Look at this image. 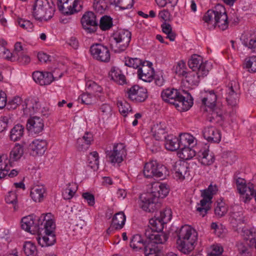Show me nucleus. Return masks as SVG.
<instances>
[{
    "label": "nucleus",
    "instance_id": "nucleus-1",
    "mask_svg": "<svg viewBox=\"0 0 256 256\" xmlns=\"http://www.w3.org/2000/svg\"><path fill=\"white\" fill-rule=\"evenodd\" d=\"M152 189L151 192L142 194L140 196V207L149 212H154L160 208V199L166 197L170 191L168 184L159 182L153 184Z\"/></svg>",
    "mask_w": 256,
    "mask_h": 256
},
{
    "label": "nucleus",
    "instance_id": "nucleus-2",
    "mask_svg": "<svg viewBox=\"0 0 256 256\" xmlns=\"http://www.w3.org/2000/svg\"><path fill=\"white\" fill-rule=\"evenodd\" d=\"M161 96L164 102L174 105L180 111L188 110L193 104V99L190 96L189 99L186 100V98L174 88H168L162 90Z\"/></svg>",
    "mask_w": 256,
    "mask_h": 256
},
{
    "label": "nucleus",
    "instance_id": "nucleus-3",
    "mask_svg": "<svg viewBox=\"0 0 256 256\" xmlns=\"http://www.w3.org/2000/svg\"><path fill=\"white\" fill-rule=\"evenodd\" d=\"M149 223L150 226H148L144 230V236L146 238L154 242V244H164L168 239L166 234L162 232L164 228L166 222L160 218H152Z\"/></svg>",
    "mask_w": 256,
    "mask_h": 256
},
{
    "label": "nucleus",
    "instance_id": "nucleus-4",
    "mask_svg": "<svg viewBox=\"0 0 256 256\" xmlns=\"http://www.w3.org/2000/svg\"><path fill=\"white\" fill-rule=\"evenodd\" d=\"M203 20L208 24L217 26L222 30L228 28V16L224 7L218 4L212 10H208L203 16Z\"/></svg>",
    "mask_w": 256,
    "mask_h": 256
},
{
    "label": "nucleus",
    "instance_id": "nucleus-5",
    "mask_svg": "<svg viewBox=\"0 0 256 256\" xmlns=\"http://www.w3.org/2000/svg\"><path fill=\"white\" fill-rule=\"evenodd\" d=\"M178 248L184 254H188L194 248V244L197 240L196 232L189 226H182L177 234Z\"/></svg>",
    "mask_w": 256,
    "mask_h": 256
},
{
    "label": "nucleus",
    "instance_id": "nucleus-6",
    "mask_svg": "<svg viewBox=\"0 0 256 256\" xmlns=\"http://www.w3.org/2000/svg\"><path fill=\"white\" fill-rule=\"evenodd\" d=\"M47 216L48 220L38 232V234L36 238L38 244L42 247L52 246L56 242V235L54 233L55 224L51 218V214L48 213Z\"/></svg>",
    "mask_w": 256,
    "mask_h": 256
},
{
    "label": "nucleus",
    "instance_id": "nucleus-7",
    "mask_svg": "<svg viewBox=\"0 0 256 256\" xmlns=\"http://www.w3.org/2000/svg\"><path fill=\"white\" fill-rule=\"evenodd\" d=\"M54 12L52 0H36L33 6L32 16L40 22L47 21L52 18Z\"/></svg>",
    "mask_w": 256,
    "mask_h": 256
},
{
    "label": "nucleus",
    "instance_id": "nucleus-8",
    "mask_svg": "<svg viewBox=\"0 0 256 256\" xmlns=\"http://www.w3.org/2000/svg\"><path fill=\"white\" fill-rule=\"evenodd\" d=\"M80 1L81 0H57L58 8L64 14L60 19L61 23H69L70 18H65V16L78 12L82 10V4L80 3Z\"/></svg>",
    "mask_w": 256,
    "mask_h": 256
},
{
    "label": "nucleus",
    "instance_id": "nucleus-9",
    "mask_svg": "<svg viewBox=\"0 0 256 256\" xmlns=\"http://www.w3.org/2000/svg\"><path fill=\"white\" fill-rule=\"evenodd\" d=\"M48 214H43L40 216L32 214L24 217L21 221L22 228L31 234L38 232L46 222Z\"/></svg>",
    "mask_w": 256,
    "mask_h": 256
},
{
    "label": "nucleus",
    "instance_id": "nucleus-10",
    "mask_svg": "<svg viewBox=\"0 0 256 256\" xmlns=\"http://www.w3.org/2000/svg\"><path fill=\"white\" fill-rule=\"evenodd\" d=\"M144 174L146 178H156L160 180L165 179L169 175V172L164 165L156 160H151L144 166Z\"/></svg>",
    "mask_w": 256,
    "mask_h": 256
},
{
    "label": "nucleus",
    "instance_id": "nucleus-11",
    "mask_svg": "<svg viewBox=\"0 0 256 256\" xmlns=\"http://www.w3.org/2000/svg\"><path fill=\"white\" fill-rule=\"evenodd\" d=\"M217 97L214 90H210L206 98L202 99V104L209 108L212 110L210 122L220 123L224 120L223 112L220 108L216 105Z\"/></svg>",
    "mask_w": 256,
    "mask_h": 256
},
{
    "label": "nucleus",
    "instance_id": "nucleus-12",
    "mask_svg": "<svg viewBox=\"0 0 256 256\" xmlns=\"http://www.w3.org/2000/svg\"><path fill=\"white\" fill-rule=\"evenodd\" d=\"M116 45L115 48L112 46L114 52L120 53L125 50L128 46L132 38V34L128 30H119L113 34Z\"/></svg>",
    "mask_w": 256,
    "mask_h": 256
},
{
    "label": "nucleus",
    "instance_id": "nucleus-13",
    "mask_svg": "<svg viewBox=\"0 0 256 256\" xmlns=\"http://www.w3.org/2000/svg\"><path fill=\"white\" fill-rule=\"evenodd\" d=\"M92 58L99 62L107 63L110 61V54L108 48L101 44H92L90 48Z\"/></svg>",
    "mask_w": 256,
    "mask_h": 256
},
{
    "label": "nucleus",
    "instance_id": "nucleus-14",
    "mask_svg": "<svg viewBox=\"0 0 256 256\" xmlns=\"http://www.w3.org/2000/svg\"><path fill=\"white\" fill-rule=\"evenodd\" d=\"M234 180L237 190L241 195L240 200L244 203L250 202L254 192L253 184H250L247 186L246 180L240 178H235Z\"/></svg>",
    "mask_w": 256,
    "mask_h": 256
},
{
    "label": "nucleus",
    "instance_id": "nucleus-15",
    "mask_svg": "<svg viewBox=\"0 0 256 256\" xmlns=\"http://www.w3.org/2000/svg\"><path fill=\"white\" fill-rule=\"evenodd\" d=\"M126 152L124 144L122 143L114 144L113 150L106 152V158L112 164H120L124 160Z\"/></svg>",
    "mask_w": 256,
    "mask_h": 256
},
{
    "label": "nucleus",
    "instance_id": "nucleus-16",
    "mask_svg": "<svg viewBox=\"0 0 256 256\" xmlns=\"http://www.w3.org/2000/svg\"><path fill=\"white\" fill-rule=\"evenodd\" d=\"M82 28L87 33H94L97 29L98 23L96 14L92 12H87L81 18Z\"/></svg>",
    "mask_w": 256,
    "mask_h": 256
},
{
    "label": "nucleus",
    "instance_id": "nucleus-17",
    "mask_svg": "<svg viewBox=\"0 0 256 256\" xmlns=\"http://www.w3.org/2000/svg\"><path fill=\"white\" fill-rule=\"evenodd\" d=\"M147 90L138 85H134L128 88L127 95L128 98L135 102H144L148 98Z\"/></svg>",
    "mask_w": 256,
    "mask_h": 256
},
{
    "label": "nucleus",
    "instance_id": "nucleus-18",
    "mask_svg": "<svg viewBox=\"0 0 256 256\" xmlns=\"http://www.w3.org/2000/svg\"><path fill=\"white\" fill-rule=\"evenodd\" d=\"M189 169V164L185 161L179 160L172 165V171L176 178L182 180L190 176Z\"/></svg>",
    "mask_w": 256,
    "mask_h": 256
},
{
    "label": "nucleus",
    "instance_id": "nucleus-19",
    "mask_svg": "<svg viewBox=\"0 0 256 256\" xmlns=\"http://www.w3.org/2000/svg\"><path fill=\"white\" fill-rule=\"evenodd\" d=\"M179 144L180 145V150L182 154L192 152L190 154H194V152L190 149V146H193L196 144V138L191 134L188 133L181 134L179 136Z\"/></svg>",
    "mask_w": 256,
    "mask_h": 256
},
{
    "label": "nucleus",
    "instance_id": "nucleus-20",
    "mask_svg": "<svg viewBox=\"0 0 256 256\" xmlns=\"http://www.w3.org/2000/svg\"><path fill=\"white\" fill-rule=\"evenodd\" d=\"M152 243L154 242L150 241V240L147 238L146 240H144L140 235L137 234L134 235L132 237L130 245V246L136 251L140 250L144 251L150 248V246Z\"/></svg>",
    "mask_w": 256,
    "mask_h": 256
},
{
    "label": "nucleus",
    "instance_id": "nucleus-21",
    "mask_svg": "<svg viewBox=\"0 0 256 256\" xmlns=\"http://www.w3.org/2000/svg\"><path fill=\"white\" fill-rule=\"evenodd\" d=\"M47 142L43 140L36 139L29 145L30 154L34 156L42 155L46 149Z\"/></svg>",
    "mask_w": 256,
    "mask_h": 256
},
{
    "label": "nucleus",
    "instance_id": "nucleus-22",
    "mask_svg": "<svg viewBox=\"0 0 256 256\" xmlns=\"http://www.w3.org/2000/svg\"><path fill=\"white\" fill-rule=\"evenodd\" d=\"M44 121L40 117L35 116L28 120L27 128L32 133L39 134L44 130Z\"/></svg>",
    "mask_w": 256,
    "mask_h": 256
},
{
    "label": "nucleus",
    "instance_id": "nucleus-23",
    "mask_svg": "<svg viewBox=\"0 0 256 256\" xmlns=\"http://www.w3.org/2000/svg\"><path fill=\"white\" fill-rule=\"evenodd\" d=\"M238 88L234 82L229 83L226 88V99L228 104L232 106H235L236 104L238 98V94L237 92Z\"/></svg>",
    "mask_w": 256,
    "mask_h": 256
},
{
    "label": "nucleus",
    "instance_id": "nucleus-24",
    "mask_svg": "<svg viewBox=\"0 0 256 256\" xmlns=\"http://www.w3.org/2000/svg\"><path fill=\"white\" fill-rule=\"evenodd\" d=\"M208 72V70H202L200 69V72L192 70L186 74V81L190 85L197 86L200 81V77H204L207 75Z\"/></svg>",
    "mask_w": 256,
    "mask_h": 256
},
{
    "label": "nucleus",
    "instance_id": "nucleus-25",
    "mask_svg": "<svg viewBox=\"0 0 256 256\" xmlns=\"http://www.w3.org/2000/svg\"><path fill=\"white\" fill-rule=\"evenodd\" d=\"M204 138L210 142L218 143L221 139L220 131L214 126H208L203 130Z\"/></svg>",
    "mask_w": 256,
    "mask_h": 256
},
{
    "label": "nucleus",
    "instance_id": "nucleus-26",
    "mask_svg": "<svg viewBox=\"0 0 256 256\" xmlns=\"http://www.w3.org/2000/svg\"><path fill=\"white\" fill-rule=\"evenodd\" d=\"M154 70L148 66H145V62L142 67L140 68L138 70V77L146 82H150L154 80Z\"/></svg>",
    "mask_w": 256,
    "mask_h": 256
},
{
    "label": "nucleus",
    "instance_id": "nucleus-27",
    "mask_svg": "<svg viewBox=\"0 0 256 256\" xmlns=\"http://www.w3.org/2000/svg\"><path fill=\"white\" fill-rule=\"evenodd\" d=\"M198 161L204 166L212 164L215 160L214 156L209 150L204 148L201 150L198 154Z\"/></svg>",
    "mask_w": 256,
    "mask_h": 256
},
{
    "label": "nucleus",
    "instance_id": "nucleus-28",
    "mask_svg": "<svg viewBox=\"0 0 256 256\" xmlns=\"http://www.w3.org/2000/svg\"><path fill=\"white\" fill-rule=\"evenodd\" d=\"M12 166V162L9 160L8 156L5 154L0 155V178L6 176Z\"/></svg>",
    "mask_w": 256,
    "mask_h": 256
},
{
    "label": "nucleus",
    "instance_id": "nucleus-29",
    "mask_svg": "<svg viewBox=\"0 0 256 256\" xmlns=\"http://www.w3.org/2000/svg\"><path fill=\"white\" fill-rule=\"evenodd\" d=\"M166 126L162 122L153 126L152 128L151 131L156 140H162L166 138L167 136H166Z\"/></svg>",
    "mask_w": 256,
    "mask_h": 256
},
{
    "label": "nucleus",
    "instance_id": "nucleus-30",
    "mask_svg": "<svg viewBox=\"0 0 256 256\" xmlns=\"http://www.w3.org/2000/svg\"><path fill=\"white\" fill-rule=\"evenodd\" d=\"M26 108H23L24 114H28V106L30 114L38 112L40 108V104L38 98H32L30 100H25Z\"/></svg>",
    "mask_w": 256,
    "mask_h": 256
},
{
    "label": "nucleus",
    "instance_id": "nucleus-31",
    "mask_svg": "<svg viewBox=\"0 0 256 256\" xmlns=\"http://www.w3.org/2000/svg\"><path fill=\"white\" fill-rule=\"evenodd\" d=\"M188 65L190 68L194 71L200 72V69L207 70L206 66L202 62V58L199 56L194 54L188 62Z\"/></svg>",
    "mask_w": 256,
    "mask_h": 256
},
{
    "label": "nucleus",
    "instance_id": "nucleus-32",
    "mask_svg": "<svg viewBox=\"0 0 256 256\" xmlns=\"http://www.w3.org/2000/svg\"><path fill=\"white\" fill-rule=\"evenodd\" d=\"M166 148L171 151L180 149L179 138L173 135H168L164 139Z\"/></svg>",
    "mask_w": 256,
    "mask_h": 256
},
{
    "label": "nucleus",
    "instance_id": "nucleus-33",
    "mask_svg": "<svg viewBox=\"0 0 256 256\" xmlns=\"http://www.w3.org/2000/svg\"><path fill=\"white\" fill-rule=\"evenodd\" d=\"M46 189L43 186H37L31 190L30 195L36 202H40L44 198Z\"/></svg>",
    "mask_w": 256,
    "mask_h": 256
},
{
    "label": "nucleus",
    "instance_id": "nucleus-34",
    "mask_svg": "<svg viewBox=\"0 0 256 256\" xmlns=\"http://www.w3.org/2000/svg\"><path fill=\"white\" fill-rule=\"evenodd\" d=\"M236 246L238 254L237 256H251L252 248H254V246L246 242V243L238 242Z\"/></svg>",
    "mask_w": 256,
    "mask_h": 256
},
{
    "label": "nucleus",
    "instance_id": "nucleus-35",
    "mask_svg": "<svg viewBox=\"0 0 256 256\" xmlns=\"http://www.w3.org/2000/svg\"><path fill=\"white\" fill-rule=\"evenodd\" d=\"M58 70H56L53 73L48 72H43L44 78L41 82L42 86L48 85L51 84L54 80H57L62 77L63 74L61 72L58 77L54 76L56 71Z\"/></svg>",
    "mask_w": 256,
    "mask_h": 256
},
{
    "label": "nucleus",
    "instance_id": "nucleus-36",
    "mask_svg": "<svg viewBox=\"0 0 256 256\" xmlns=\"http://www.w3.org/2000/svg\"><path fill=\"white\" fill-rule=\"evenodd\" d=\"M109 76L112 80L116 82L119 84L122 85L126 83L125 76L121 74V72L118 70H116L114 68H112L109 73Z\"/></svg>",
    "mask_w": 256,
    "mask_h": 256
},
{
    "label": "nucleus",
    "instance_id": "nucleus-37",
    "mask_svg": "<svg viewBox=\"0 0 256 256\" xmlns=\"http://www.w3.org/2000/svg\"><path fill=\"white\" fill-rule=\"evenodd\" d=\"M126 216L123 212L116 213L112 218V223L116 226V230L122 229L126 222Z\"/></svg>",
    "mask_w": 256,
    "mask_h": 256
},
{
    "label": "nucleus",
    "instance_id": "nucleus-38",
    "mask_svg": "<svg viewBox=\"0 0 256 256\" xmlns=\"http://www.w3.org/2000/svg\"><path fill=\"white\" fill-rule=\"evenodd\" d=\"M24 127L20 124L14 126L10 130V138L14 142L19 140L23 136Z\"/></svg>",
    "mask_w": 256,
    "mask_h": 256
},
{
    "label": "nucleus",
    "instance_id": "nucleus-39",
    "mask_svg": "<svg viewBox=\"0 0 256 256\" xmlns=\"http://www.w3.org/2000/svg\"><path fill=\"white\" fill-rule=\"evenodd\" d=\"M24 154V148L22 146L17 144L14 146L10 154L9 160L13 162L19 160Z\"/></svg>",
    "mask_w": 256,
    "mask_h": 256
},
{
    "label": "nucleus",
    "instance_id": "nucleus-40",
    "mask_svg": "<svg viewBox=\"0 0 256 256\" xmlns=\"http://www.w3.org/2000/svg\"><path fill=\"white\" fill-rule=\"evenodd\" d=\"M23 250L26 256H36L37 250L34 244L31 242H26L23 246Z\"/></svg>",
    "mask_w": 256,
    "mask_h": 256
},
{
    "label": "nucleus",
    "instance_id": "nucleus-41",
    "mask_svg": "<svg viewBox=\"0 0 256 256\" xmlns=\"http://www.w3.org/2000/svg\"><path fill=\"white\" fill-rule=\"evenodd\" d=\"M112 26V18L110 16L106 15L100 18L99 26L102 30H108Z\"/></svg>",
    "mask_w": 256,
    "mask_h": 256
},
{
    "label": "nucleus",
    "instance_id": "nucleus-42",
    "mask_svg": "<svg viewBox=\"0 0 256 256\" xmlns=\"http://www.w3.org/2000/svg\"><path fill=\"white\" fill-rule=\"evenodd\" d=\"M157 244L152 243L146 250L144 251L146 256H160L161 249L156 246Z\"/></svg>",
    "mask_w": 256,
    "mask_h": 256
},
{
    "label": "nucleus",
    "instance_id": "nucleus-43",
    "mask_svg": "<svg viewBox=\"0 0 256 256\" xmlns=\"http://www.w3.org/2000/svg\"><path fill=\"white\" fill-rule=\"evenodd\" d=\"M240 208L238 206L234 207L232 211L230 212L231 218L236 220L238 223H243L244 222V216L242 210H240Z\"/></svg>",
    "mask_w": 256,
    "mask_h": 256
},
{
    "label": "nucleus",
    "instance_id": "nucleus-44",
    "mask_svg": "<svg viewBox=\"0 0 256 256\" xmlns=\"http://www.w3.org/2000/svg\"><path fill=\"white\" fill-rule=\"evenodd\" d=\"M246 68L248 69L250 72H256V56H252L247 58L244 60Z\"/></svg>",
    "mask_w": 256,
    "mask_h": 256
},
{
    "label": "nucleus",
    "instance_id": "nucleus-45",
    "mask_svg": "<svg viewBox=\"0 0 256 256\" xmlns=\"http://www.w3.org/2000/svg\"><path fill=\"white\" fill-rule=\"evenodd\" d=\"M243 44L252 50V52L256 53V38L252 36L244 38Z\"/></svg>",
    "mask_w": 256,
    "mask_h": 256
},
{
    "label": "nucleus",
    "instance_id": "nucleus-46",
    "mask_svg": "<svg viewBox=\"0 0 256 256\" xmlns=\"http://www.w3.org/2000/svg\"><path fill=\"white\" fill-rule=\"evenodd\" d=\"M118 108L120 112L124 116H126L128 112H130L132 110L130 104L126 101L124 102L118 101Z\"/></svg>",
    "mask_w": 256,
    "mask_h": 256
},
{
    "label": "nucleus",
    "instance_id": "nucleus-47",
    "mask_svg": "<svg viewBox=\"0 0 256 256\" xmlns=\"http://www.w3.org/2000/svg\"><path fill=\"white\" fill-rule=\"evenodd\" d=\"M0 55H2L4 58L11 61L15 62L16 55L15 53H11L8 49H6L5 47H0Z\"/></svg>",
    "mask_w": 256,
    "mask_h": 256
},
{
    "label": "nucleus",
    "instance_id": "nucleus-48",
    "mask_svg": "<svg viewBox=\"0 0 256 256\" xmlns=\"http://www.w3.org/2000/svg\"><path fill=\"white\" fill-rule=\"evenodd\" d=\"M228 212V208L223 202H218L214 208V213L216 216L221 218Z\"/></svg>",
    "mask_w": 256,
    "mask_h": 256
},
{
    "label": "nucleus",
    "instance_id": "nucleus-49",
    "mask_svg": "<svg viewBox=\"0 0 256 256\" xmlns=\"http://www.w3.org/2000/svg\"><path fill=\"white\" fill-rule=\"evenodd\" d=\"M144 64V62L138 58H128L125 61V65L134 68H138Z\"/></svg>",
    "mask_w": 256,
    "mask_h": 256
},
{
    "label": "nucleus",
    "instance_id": "nucleus-50",
    "mask_svg": "<svg viewBox=\"0 0 256 256\" xmlns=\"http://www.w3.org/2000/svg\"><path fill=\"white\" fill-rule=\"evenodd\" d=\"M17 22L22 28L26 30L28 32L32 30L34 26L30 20H26L21 18H18Z\"/></svg>",
    "mask_w": 256,
    "mask_h": 256
},
{
    "label": "nucleus",
    "instance_id": "nucleus-51",
    "mask_svg": "<svg viewBox=\"0 0 256 256\" xmlns=\"http://www.w3.org/2000/svg\"><path fill=\"white\" fill-rule=\"evenodd\" d=\"M6 202L8 204H12L14 205V210H17L18 206L16 204L17 202V196L13 192H10L5 198Z\"/></svg>",
    "mask_w": 256,
    "mask_h": 256
},
{
    "label": "nucleus",
    "instance_id": "nucleus-52",
    "mask_svg": "<svg viewBox=\"0 0 256 256\" xmlns=\"http://www.w3.org/2000/svg\"><path fill=\"white\" fill-rule=\"evenodd\" d=\"M100 111L102 112V115L103 116V118H107L112 114V108L107 104H104L101 106Z\"/></svg>",
    "mask_w": 256,
    "mask_h": 256
},
{
    "label": "nucleus",
    "instance_id": "nucleus-53",
    "mask_svg": "<svg viewBox=\"0 0 256 256\" xmlns=\"http://www.w3.org/2000/svg\"><path fill=\"white\" fill-rule=\"evenodd\" d=\"M158 140H155L147 143V148L150 150L152 153H156L160 150V146Z\"/></svg>",
    "mask_w": 256,
    "mask_h": 256
},
{
    "label": "nucleus",
    "instance_id": "nucleus-54",
    "mask_svg": "<svg viewBox=\"0 0 256 256\" xmlns=\"http://www.w3.org/2000/svg\"><path fill=\"white\" fill-rule=\"evenodd\" d=\"M16 61H18L20 64L26 65L28 64L30 59V58L26 54H17L16 57Z\"/></svg>",
    "mask_w": 256,
    "mask_h": 256
},
{
    "label": "nucleus",
    "instance_id": "nucleus-55",
    "mask_svg": "<svg viewBox=\"0 0 256 256\" xmlns=\"http://www.w3.org/2000/svg\"><path fill=\"white\" fill-rule=\"evenodd\" d=\"M223 158H225L227 163L232 164L236 160V156L232 152H224L222 155Z\"/></svg>",
    "mask_w": 256,
    "mask_h": 256
},
{
    "label": "nucleus",
    "instance_id": "nucleus-56",
    "mask_svg": "<svg viewBox=\"0 0 256 256\" xmlns=\"http://www.w3.org/2000/svg\"><path fill=\"white\" fill-rule=\"evenodd\" d=\"M86 88L88 91L92 90L94 92H100L102 90L101 87L92 81L88 82L86 84Z\"/></svg>",
    "mask_w": 256,
    "mask_h": 256
},
{
    "label": "nucleus",
    "instance_id": "nucleus-57",
    "mask_svg": "<svg viewBox=\"0 0 256 256\" xmlns=\"http://www.w3.org/2000/svg\"><path fill=\"white\" fill-rule=\"evenodd\" d=\"M134 4L133 0H120L118 7L121 10H126L132 8Z\"/></svg>",
    "mask_w": 256,
    "mask_h": 256
},
{
    "label": "nucleus",
    "instance_id": "nucleus-58",
    "mask_svg": "<svg viewBox=\"0 0 256 256\" xmlns=\"http://www.w3.org/2000/svg\"><path fill=\"white\" fill-rule=\"evenodd\" d=\"M218 190V188L216 184L213 186L212 184H210L208 186V188L206 190H204V191L202 192L212 198V196L214 194H216Z\"/></svg>",
    "mask_w": 256,
    "mask_h": 256
},
{
    "label": "nucleus",
    "instance_id": "nucleus-59",
    "mask_svg": "<svg viewBox=\"0 0 256 256\" xmlns=\"http://www.w3.org/2000/svg\"><path fill=\"white\" fill-rule=\"evenodd\" d=\"M70 186L66 188L62 192V196L64 200L71 199L76 192V190H72V188L70 187Z\"/></svg>",
    "mask_w": 256,
    "mask_h": 256
},
{
    "label": "nucleus",
    "instance_id": "nucleus-60",
    "mask_svg": "<svg viewBox=\"0 0 256 256\" xmlns=\"http://www.w3.org/2000/svg\"><path fill=\"white\" fill-rule=\"evenodd\" d=\"M90 159H94V165L90 166L91 168L97 170L99 164L98 154L96 152H93L90 153Z\"/></svg>",
    "mask_w": 256,
    "mask_h": 256
},
{
    "label": "nucleus",
    "instance_id": "nucleus-61",
    "mask_svg": "<svg viewBox=\"0 0 256 256\" xmlns=\"http://www.w3.org/2000/svg\"><path fill=\"white\" fill-rule=\"evenodd\" d=\"M82 196L86 200L89 206H93L94 204V196L92 194L86 192L83 193Z\"/></svg>",
    "mask_w": 256,
    "mask_h": 256
},
{
    "label": "nucleus",
    "instance_id": "nucleus-62",
    "mask_svg": "<svg viewBox=\"0 0 256 256\" xmlns=\"http://www.w3.org/2000/svg\"><path fill=\"white\" fill-rule=\"evenodd\" d=\"M78 99H80L82 102L86 104H90L92 102V94L90 93L82 94Z\"/></svg>",
    "mask_w": 256,
    "mask_h": 256
},
{
    "label": "nucleus",
    "instance_id": "nucleus-63",
    "mask_svg": "<svg viewBox=\"0 0 256 256\" xmlns=\"http://www.w3.org/2000/svg\"><path fill=\"white\" fill-rule=\"evenodd\" d=\"M90 144L80 138L77 140L76 147L79 150H86L89 147Z\"/></svg>",
    "mask_w": 256,
    "mask_h": 256
},
{
    "label": "nucleus",
    "instance_id": "nucleus-64",
    "mask_svg": "<svg viewBox=\"0 0 256 256\" xmlns=\"http://www.w3.org/2000/svg\"><path fill=\"white\" fill-rule=\"evenodd\" d=\"M223 252L222 246H214L212 252L207 256H220Z\"/></svg>",
    "mask_w": 256,
    "mask_h": 256
}]
</instances>
